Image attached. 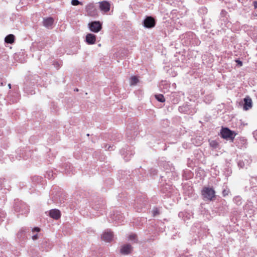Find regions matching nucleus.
I'll list each match as a JSON object with an SVG mask.
<instances>
[{
	"instance_id": "f257e3e1",
	"label": "nucleus",
	"mask_w": 257,
	"mask_h": 257,
	"mask_svg": "<svg viewBox=\"0 0 257 257\" xmlns=\"http://www.w3.org/2000/svg\"><path fill=\"white\" fill-rule=\"evenodd\" d=\"M202 195L205 200H212L215 197V191L210 187H204L202 191Z\"/></svg>"
},
{
	"instance_id": "f03ea898",
	"label": "nucleus",
	"mask_w": 257,
	"mask_h": 257,
	"mask_svg": "<svg viewBox=\"0 0 257 257\" xmlns=\"http://www.w3.org/2000/svg\"><path fill=\"white\" fill-rule=\"evenodd\" d=\"M220 135L222 138L226 140L232 141L236 134L231 130H221Z\"/></svg>"
},
{
	"instance_id": "7ed1b4c3",
	"label": "nucleus",
	"mask_w": 257,
	"mask_h": 257,
	"mask_svg": "<svg viewBox=\"0 0 257 257\" xmlns=\"http://www.w3.org/2000/svg\"><path fill=\"white\" fill-rule=\"evenodd\" d=\"M85 10L87 15L90 17H95L97 16V10L95 6L92 3L88 4L86 6Z\"/></svg>"
},
{
	"instance_id": "20e7f679",
	"label": "nucleus",
	"mask_w": 257,
	"mask_h": 257,
	"mask_svg": "<svg viewBox=\"0 0 257 257\" xmlns=\"http://www.w3.org/2000/svg\"><path fill=\"white\" fill-rule=\"evenodd\" d=\"M89 30L94 33L99 32L102 29V24L99 21H93L88 24Z\"/></svg>"
},
{
	"instance_id": "39448f33",
	"label": "nucleus",
	"mask_w": 257,
	"mask_h": 257,
	"mask_svg": "<svg viewBox=\"0 0 257 257\" xmlns=\"http://www.w3.org/2000/svg\"><path fill=\"white\" fill-rule=\"evenodd\" d=\"M100 11L104 13L109 11L110 5L107 1H102L98 3Z\"/></svg>"
},
{
	"instance_id": "423d86ee",
	"label": "nucleus",
	"mask_w": 257,
	"mask_h": 257,
	"mask_svg": "<svg viewBox=\"0 0 257 257\" xmlns=\"http://www.w3.org/2000/svg\"><path fill=\"white\" fill-rule=\"evenodd\" d=\"M144 26L147 28H152L155 26V21L151 17H147L144 21Z\"/></svg>"
},
{
	"instance_id": "0eeeda50",
	"label": "nucleus",
	"mask_w": 257,
	"mask_h": 257,
	"mask_svg": "<svg viewBox=\"0 0 257 257\" xmlns=\"http://www.w3.org/2000/svg\"><path fill=\"white\" fill-rule=\"evenodd\" d=\"M113 237L112 232L108 230L104 231L101 235V238L106 242H110Z\"/></svg>"
},
{
	"instance_id": "6e6552de",
	"label": "nucleus",
	"mask_w": 257,
	"mask_h": 257,
	"mask_svg": "<svg viewBox=\"0 0 257 257\" xmlns=\"http://www.w3.org/2000/svg\"><path fill=\"white\" fill-rule=\"evenodd\" d=\"M244 104L243 109L244 110H247L250 109L252 106V100L249 96H246L243 99Z\"/></svg>"
},
{
	"instance_id": "1a4fd4ad",
	"label": "nucleus",
	"mask_w": 257,
	"mask_h": 257,
	"mask_svg": "<svg viewBox=\"0 0 257 257\" xmlns=\"http://www.w3.org/2000/svg\"><path fill=\"white\" fill-rule=\"evenodd\" d=\"M96 40V36L93 34H88L86 36V42L89 45H93L95 43Z\"/></svg>"
},
{
	"instance_id": "9d476101",
	"label": "nucleus",
	"mask_w": 257,
	"mask_h": 257,
	"mask_svg": "<svg viewBox=\"0 0 257 257\" xmlns=\"http://www.w3.org/2000/svg\"><path fill=\"white\" fill-rule=\"evenodd\" d=\"M133 248L130 244H125L121 246L120 252L123 254H127L131 252Z\"/></svg>"
},
{
	"instance_id": "9b49d317",
	"label": "nucleus",
	"mask_w": 257,
	"mask_h": 257,
	"mask_svg": "<svg viewBox=\"0 0 257 257\" xmlns=\"http://www.w3.org/2000/svg\"><path fill=\"white\" fill-rule=\"evenodd\" d=\"M49 215L51 217L57 219L60 218L61 214L58 209H52L49 211Z\"/></svg>"
},
{
	"instance_id": "f8f14e48",
	"label": "nucleus",
	"mask_w": 257,
	"mask_h": 257,
	"mask_svg": "<svg viewBox=\"0 0 257 257\" xmlns=\"http://www.w3.org/2000/svg\"><path fill=\"white\" fill-rule=\"evenodd\" d=\"M54 20L52 18H47L43 20V25L47 28H50L53 25Z\"/></svg>"
},
{
	"instance_id": "ddd939ff",
	"label": "nucleus",
	"mask_w": 257,
	"mask_h": 257,
	"mask_svg": "<svg viewBox=\"0 0 257 257\" xmlns=\"http://www.w3.org/2000/svg\"><path fill=\"white\" fill-rule=\"evenodd\" d=\"M179 111L181 113H186V114H190L191 112H190V106L187 105H183L182 106H181L179 107Z\"/></svg>"
},
{
	"instance_id": "4468645a",
	"label": "nucleus",
	"mask_w": 257,
	"mask_h": 257,
	"mask_svg": "<svg viewBox=\"0 0 257 257\" xmlns=\"http://www.w3.org/2000/svg\"><path fill=\"white\" fill-rule=\"evenodd\" d=\"M15 36L13 34H10L5 38V42L7 43L12 44L14 42Z\"/></svg>"
},
{
	"instance_id": "2eb2a0df",
	"label": "nucleus",
	"mask_w": 257,
	"mask_h": 257,
	"mask_svg": "<svg viewBox=\"0 0 257 257\" xmlns=\"http://www.w3.org/2000/svg\"><path fill=\"white\" fill-rule=\"evenodd\" d=\"M111 217L112 218V219L114 220V221L119 222V220H120L123 218V216L120 214L116 213V214H113V215H111Z\"/></svg>"
},
{
	"instance_id": "dca6fc26",
	"label": "nucleus",
	"mask_w": 257,
	"mask_h": 257,
	"mask_svg": "<svg viewBox=\"0 0 257 257\" xmlns=\"http://www.w3.org/2000/svg\"><path fill=\"white\" fill-rule=\"evenodd\" d=\"M138 81V79L136 76H132L130 79V84L131 85H136Z\"/></svg>"
},
{
	"instance_id": "f3484780",
	"label": "nucleus",
	"mask_w": 257,
	"mask_h": 257,
	"mask_svg": "<svg viewBox=\"0 0 257 257\" xmlns=\"http://www.w3.org/2000/svg\"><path fill=\"white\" fill-rule=\"evenodd\" d=\"M156 99L161 102H164L165 101V99L162 94H157L155 95Z\"/></svg>"
},
{
	"instance_id": "a211bd4d",
	"label": "nucleus",
	"mask_w": 257,
	"mask_h": 257,
	"mask_svg": "<svg viewBox=\"0 0 257 257\" xmlns=\"http://www.w3.org/2000/svg\"><path fill=\"white\" fill-rule=\"evenodd\" d=\"M210 145L213 149H216L218 147V143L216 141L214 140L210 141Z\"/></svg>"
},
{
	"instance_id": "6ab92c4d",
	"label": "nucleus",
	"mask_w": 257,
	"mask_h": 257,
	"mask_svg": "<svg viewBox=\"0 0 257 257\" xmlns=\"http://www.w3.org/2000/svg\"><path fill=\"white\" fill-rule=\"evenodd\" d=\"M71 4L72 5L76 6L79 5H82V3L79 2L78 0H72Z\"/></svg>"
},
{
	"instance_id": "aec40b11",
	"label": "nucleus",
	"mask_w": 257,
	"mask_h": 257,
	"mask_svg": "<svg viewBox=\"0 0 257 257\" xmlns=\"http://www.w3.org/2000/svg\"><path fill=\"white\" fill-rule=\"evenodd\" d=\"M234 201L235 203L239 205L241 204V199L240 197L237 196L234 198Z\"/></svg>"
},
{
	"instance_id": "412c9836",
	"label": "nucleus",
	"mask_w": 257,
	"mask_h": 257,
	"mask_svg": "<svg viewBox=\"0 0 257 257\" xmlns=\"http://www.w3.org/2000/svg\"><path fill=\"white\" fill-rule=\"evenodd\" d=\"M128 239L131 241H133L134 242L136 241V235L135 234H131L128 237Z\"/></svg>"
},
{
	"instance_id": "4be33fe9",
	"label": "nucleus",
	"mask_w": 257,
	"mask_h": 257,
	"mask_svg": "<svg viewBox=\"0 0 257 257\" xmlns=\"http://www.w3.org/2000/svg\"><path fill=\"white\" fill-rule=\"evenodd\" d=\"M153 215L154 216H156L157 214H159V212H158V209H154L153 211Z\"/></svg>"
},
{
	"instance_id": "5701e85b",
	"label": "nucleus",
	"mask_w": 257,
	"mask_h": 257,
	"mask_svg": "<svg viewBox=\"0 0 257 257\" xmlns=\"http://www.w3.org/2000/svg\"><path fill=\"white\" fill-rule=\"evenodd\" d=\"M156 174H157V171L156 169H153L151 170V174H152V175H154Z\"/></svg>"
},
{
	"instance_id": "b1692460",
	"label": "nucleus",
	"mask_w": 257,
	"mask_h": 257,
	"mask_svg": "<svg viewBox=\"0 0 257 257\" xmlns=\"http://www.w3.org/2000/svg\"><path fill=\"white\" fill-rule=\"evenodd\" d=\"M40 230V229L38 227H35L32 229L33 232H34V231L39 232Z\"/></svg>"
},
{
	"instance_id": "393cba45",
	"label": "nucleus",
	"mask_w": 257,
	"mask_h": 257,
	"mask_svg": "<svg viewBox=\"0 0 257 257\" xmlns=\"http://www.w3.org/2000/svg\"><path fill=\"white\" fill-rule=\"evenodd\" d=\"M236 62L240 66H241L242 65V62L239 60H236Z\"/></svg>"
},
{
	"instance_id": "a878e982",
	"label": "nucleus",
	"mask_w": 257,
	"mask_h": 257,
	"mask_svg": "<svg viewBox=\"0 0 257 257\" xmlns=\"http://www.w3.org/2000/svg\"><path fill=\"white\" fill-rule=\"evenodd\" d=\"M253 6L254 8L255 9H257V1H253Z\"/></svg>"
},
{
	"instance_id": "bb28decb",
	"label": "nucleus",
	"mask_w": 257,
	"mask_h": 257,
	"mask_svg": "<svg viewBox=\"0 0 257 257\" xmlns=\"http://www.w3.org/2000/svg\"><path fill=\"white\" fill-rule=\"evenodd\" d=\"M243 162H239L238 163V165L240 167H242L243 166Z\"/></svg>"
},
{
	"instance_id": "cd10ccee",
	"label": "nucleus",
	"mask_w": 257,
	"mask_h": 257,
	"mask_svg": "<svg viewBox=\"0 0 257 257\" xmlns=\"http://www.w3.org/2000/svg\"><path fill=\"white\" fill-rule=\"evenodd\" d=\"M228 191H226V190H223V196H226L228 194Z\"/></svg>"
},
{
	"instance_id": "c85d7f7f",
	"label": "nucleus",
	"mask_w": 257,
	"mask_h": 257,
	"mask_svg": "<svg viewBox=\"0 0 257 257\" xmlns=\"http://www.w3.org/2000/svg\"><path fill=\"white\" fill-rule=\"evenodd\" d=\"M178 215L180 217H183V216L184 215V212H180L179 213Z\"/></svg>"
},
{
	"instance_id": "c756f323",
	"label": "nucleus",
	"mask_w": 257,
	"mask_h": 257,
	"mask_svg": "<svg viewBox=\"0 0 257 257\" xmlns=\"http://www.w3.org/2000/svg\"><path fill=\"white\" fill-rule=\"evenodd\" d=\"M38 236L37 234L34 235L32 236V239L33 240H36L38 238Z\"/></svg>"
},
{
	"instance_id": "7c9ffc66",
	"label": "nucleus",
	"mask_w": 257,
	"mask_h": 257,
	"mask_svg": "<svg viewBox=\"0 0 257 257\" xmlns=\"http://www.w3.org/2000/svg\"><path fill=\"white\" fill-rule=\"evenodd\" d=\"M8 86H9V88H10V89H11V84H8Z\"/></svg>"
},
{
	"instance_id": "2f4dec72",
	"label": "nucleus",
	"mask_w": 257,
	"mask_h": 257,
	"mask_svg": "<svg viewBox=\"0 0 257 257\" xmlns=\"http://www.w3.org/2000/svg\"><path fill=\"white\" fill-rule=\"evenodd\" d=\"M221 128L224 129V128H227V127H223V126H222V127H221Z\"/></svg>"
},
{
	"instance_id": "473e14b6",
	"label": "nucleus",
	"mask_w": 257,
	"mask_h": 257,
	"mask_svg": "<svg viewBox=\"0 0 257 257\" xmlns=\"http://www.w3.org/2000/svg\"><path fill=\"white\" fill-rule=\"evenodd\" d=\"M125 159V160L127 161V160H129V158H126V159Z\"/></svg>"
},
{
	"instance_id": "72a5a7b5",
	"label": "nucleus",
	"mask_w": 257,
	"mask_h": 257,
	"mask_svg": "<svg viewBox=\"0 0 257 257\" xmlns=\"http://www.w3.org/2000/svg\"><path fill=\"white\" fill-rule=\"evenodd\" d=\"M110 148V147L109 146V147L108 148L107 150H109V148Z\"/></svg>"
}]
</instances>
